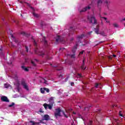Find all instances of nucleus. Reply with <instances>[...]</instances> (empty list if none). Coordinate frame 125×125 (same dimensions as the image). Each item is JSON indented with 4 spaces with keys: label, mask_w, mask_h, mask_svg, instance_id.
<instances>
[{
    "label": "nucleus",
    "mask_w": 125,
    "mask_h": 125,
    "mask_svg": "<svg viewBox=\"0 0 125 125\" xmlns=\"http://www.w3.org/2000/svg\"><path fill=\"white\" fill-rule=\"evenodd\" d=\"M32 39L33 40L32 42H33V44L36 48L35 50V52L36 54H38V55H39V56H43V55H44V53L42 51H38V42H36V40L34 39V38H33V37H32Z\"/></svg>",
    "instance_id": "f257e3e1"
},
{
    "label": "nucleus",
    "mask_w": 125,
    "mask_h": 125,
    "mask_svg": "<svg viewBox=\"0 0 125 125\" xmlns=\"http://www.w3.org/2000/svg\"><path fill=\"white\" fill-rule=\"evenodd\" d=\"M55 111H56L54 112V116L56 119H57L58 117H61V112L62 113L65 118H68V115H66V114L65 113V111H64V110H61L60 108H58L57 109H56Z\"/></svg>",
    "instance_id": "f03ea898"
},
{
    "label": "nucleus",
    "mask_w": 125,
    "mask_h": 125,
    "mask_svg": "<svg viewBox=\"0 0 125 125\" xmlns=\"http://www.w3.org/2000/svg\"><path fill=\"white\" fill-rule=\"evenodd\" d=\"M87 19L90 21V23H93L94 25L97 24V20L95 18V17L93 16H91V17L88 16Z\"/></svg>",
    "instance_id": "7ed1b4c3"
},
{
    "label": "nucleus",
    "mask_w": 125,
    "mask_h": 125,
    "mask_svg": "<svg viewBox=\"0 0 125 125\" xmlns=\"http://www.w3.org/2000/svg\"><path fill=\"white\" fill-rule=\"evenodd\" d=\"M21 84L22 85L23 88L24 89H26V90L28 91L29 90V86H28V85L27 84V83H26V82L24 79L21 80Z\"/></svg>",
    "instance_id": "20e7f679"
},
{
    "label": "nucleus",
    "mask_w": 125,
    "mask_h": 125,
    "mask_svg": "<svg viewBox=\"0 0 125 125\" xmlns=\"http://www.w3.org/2000/svg\"><path fill=\"white\" fill-rule=\"evenodd\" d=\"M43 106H44V107L45 108V110L47 109V107L48 109H49V110H51V109H52L53 105L51 104V103H50V104L45 103L43 104Z\"/></svg>",
    "instance_id": "39448f33"
},
{
    "label": "nucleus",
    "mask_w": 125,
    "mask_h": 125,
    "mask_svg": "<svg viewBox=\"0 0 125 125\" xmlns=\"http://www.w3.org/2000/svg\"><path fill=\"white\" fill-rule=\"evenodd\" d=\"M83 37H84V35L83 34H81V35L78 36L77 37L78 42H77L76 43H78L79 44V43L81 42V40H83Z\"/></svg>",
    "instance_id": "423d86ee"
},
{
    "label": "nucleus",
    "mask_w": 125,
    "mask_h": 125,
    "mask_svg": "<svg viewBox=\"0 0 125 125\" xmlns=\"http://www.w3.org/2000/svg\"><path fill=\"white\" fill-rule=\"evenodd\" d=\"M91 7L89 6H88L87 7H85L82 9V10L80 11V13H83V12H85L87 10H89Z\"/></svg>",
    "instance_id": "0eeeda50"
},
{
    "label": "nucleus",
    "mask_w": 125,
    "mask_h": 125,
    "mask_svg": "<svg viewBox=\"0 0 125 125\" xmlns=\"http://www.w3.org/2000/svg\"><path fill=\"white\" fill-rule=\"evenodd\" d=\"M1 101H2L3 102H9V100L6 96H2L1 97Z\"/></svg>",
    "instance_id": "6e6552de"
},
{
    "label": "nucleus",
    "mask_w": 125,
    "mask_h": 125,
    "mask_svg": "<svg viewBox=\"0 0 125 125\" xmlns=\"http://www.w3.org/2000/svg\"><path fill=\"white\" fill-rule=\"evenodd\" d=\"M63 41L64 40L63 39V38H61V37L59 36H58L56 38V42H63Z\"/></svg>",
    "instance_id": "1a4fd4ad"
},
{
    "label": "nucleus",
    "mask_w": 125,
    "mask_h": 125,
    "mask_svg": "<svg viewBox=\"0 0 125 125\" xmlns=\"http://www.w3.org/2000/svg\"><path fill=\"white\" fill-rule=\"evenodd\" d=\"M94 30H95V33H96L97 35H99V30H100L99 24H98L96 28H94Z\"/></svg>",
    "instance_id": "9d476101"
},
{
    "label": "nucleus",
    "mask_w": 125,
    "mask_h": 125,
    "mask_svg": "<svg viewBox=\"0 0 125 125\" xmlns=\"http://www.w3.org/2000/svg\"><path fill=\"white\" fill-rule=\"evenodd\" d=\"M50 120V117H49V115L46 114L44 115L43 116V121H49Z\"/></svg>",
    "instance_id": "9b49d317"
},
{
    "label": "nucleus",
    "mask_w": 125,
    "mask_h": 125,
    "mask_svg": "<svg viewBox=\"0 0 125 125\" xmlns=\"http://www.w3.org/2000/svg\"><path fill=\"white\" fill-rule=\"evenodd\" d=\"M42 41L43 42L44 45H45L46 46H48V44L47 43V41H46L45 37H43Z\"/></svg>",
    "instance_id": "f8f14e48"
},
{
    "label": "nucleus",
    "mask_w": 125,
    "mask_h": 125,
    "mask_svg": "<svg viewBox=\"0 0 125 125\" xmlns=\"http://www.w3.org/2000/svg\"><path fill=\"white\" fill-rule=\"evenodd\" d=\"M79 45L78 43H76V45L74 46L73 48L72 49V52L73 54L76 53V50H77V46Z\"/></svg>",
    "instance_id": "ddd939ff"
},
{
    "label": "nucleus",
    "mask_w": 125,
    "mask_h": 125,
    "mask_svg": "<svg viewBox=\"0 0 125 125\" xmlns=\"http://www.w3.org/2000/svg\"><path fill=\"white\" fill-rule=\"evenodd\" d=\"M110 4H111V1L107 0H105L104 1V4L105 6H106V7H107L108 8H109V5H110Z\"/></svg>",
    "instance_id": "4468645a"
},
{
    "label": "nucleus",
    "mask_w": 125,
    "mask_h": 125,
    "mask_svg": "<svg viewBox=\"0 0 125 125\" xmlns=\"http://www.w3.org/2000/svg\"><path fill=\"white\" fill-rule=\"evenodd\" d=\"M54 98L52 97L50 98V99H49V103H51V105H53V104H54Z\"/></svg>",
    "instance_id": "2eb2a0df"
},
{
    "label": "nucleus",
    "mask_w": 125,
    "mask_h": 125,
    "mask_svg": "<svg viewBox=\"0 0 125 125\" xmlns=\"http://www.w3.org/2000/svg\"><path fill=\"white\" fill-rule=\"evenodd\" d=\"M84 65H85V63H84V61L83 60V63L81 66V69L82 70H83V71L86 69V67H84Z\"/></svg>",
    "instance_id": "dca6fc26"
},
{
    "label": "nucleus",
    "mask_w": 125,
    "mask_h": 125,
    "mask_svg": "<svg viewBox=\"0 0 125 125\" xmlns=\"http://www.w3.org/2000/svg\"><path fill=\"white\" fill-rule=\"evenodd\" d=\"M21 69H22V70H24V71H25V72H29V69L25 67V66H21Z\"/></svg>",
    "instance_id": "f3484780"
},
{
    "label": "nucleus",
    "mask_w": 125,
    "mask_h": 125,
    "mask_svg": "<svg viewBox=\"0 0 125 125\" xmlns=\"http://www.w3.org/2000/svg\"><path fill=\"white\" fill-rule=\"evenodd\" d=\"M99 35H101V36H103V37H106V36H107L104 31H101L99 33Z\"/></svg>",
    "instance_id": "a211bd4d"
},
{
    "label": "nucleus",
    "mask_w": 125,
    "mask_h": 125,
    "mask_svg": "<svg viewBox=\"0 0 125 125\" xmlns=\"http://www.w3.org/2000/svg\"><path fill=\"white\" fill-rule=\"evenodd\" d=\"M113 57H117V55H110L109 56H108L109 60H112V59H113Z\"/></svg>",
    "instance_id": "6ab92c4d"
},
{
    "label": "nucleus",
    "mask_w": 125,
    "mask_h": 125,
    "mask_svg": "<svg viewBox=\"0 0 125 125\" xmlns=\"http://www.w3.org/2000/svg\"><path fill=\"white\" fill-rule=\"evenodd\" d=\"M32 14H33V16H34V17H36V18H39V14H36V13H35V12H33V13H32Z\"/></svg>",
    "instance_id": "aec40b11"
},
{
    "label": "nucleus",
    "mask_w": 125,
    "mask_h": 125,
    "mask_svg": "<svg viewBox=\"0 0 125 125\" xmlns=\"http://www.w3.org/2000/svg\"><path fill=\"white\" fill-rule=\"evenodd\" d=\"M24 3H26V4H27L28 5V6H29V7H30V8L31 9H34V8L32 6H31V5H30V4L27 2H24Z\"/></svg>",
    "instance_id": "412c9836"
},
{
    "label": "nucleus",
    "mask_w": 125,
    "mask_h": 125,
    "mask_svg": "<svg viewBox=\"0 0 125 125\" xmlns=\"http://www.w3.org/2000/svg\"><path fill=\"white\" fill-rule=\"evenodd\" d=\"M14 60V58L12 57V59L10 61V62H8V65H11L12 64V61Z\"/></svg>",
    "instance_id": "4be33fe9"
},
{
    "label": "nucleus",
    "mask_w": 125,
    "mask_h": 125,
    "mask_svg": "<svg viewBox=\"0 0 125 125\" xmlns=\"http://www.w3.org/2000/svg\"><path fill=\"white\" fill-rule=\"evenodd\" d=\"M29 123H30L31 124H32V125H36L37 124H38V123H36L32 121H29Z\"/></svg>",
    "instance_id": "5701e85b"
},
{
    "label": "nucleus",
    "mask_w": 125,
    "mask_h": 125,
    "mask_svg": "<svg viewBox=\"0 0 125 125\" xmlns=\"http://www.w3.org/2000/svg\"><path fill=\"white\" fill-rule=\"evenodd\" d=\"M97 3H98V6H99V5H100V4L102 3V1L101 0H98Z\"/></svg>",
    "instance_id": "b1692460"
},
{
    "label": "nucleus",
    "mask_w": 125,
    "mask_h": 125,
    "mask_svg": "<svg viewBox=\"0 0 125 125\" xmlns=\"http://www.w3.org/2000/svg\"><path fill=\"white\" fill-rule=\"evenodd\" d=\"M40 90H41V93H44V91H45V90H44V87H43V88H41Z\"/></svg>",
    "instance_id": "393cba45"
},
{
    "label": "nucleus",
    "mask_w": 125,
    "mask_h": 125,
    "mask_svg": "<svg viewBox=\"0 0 125 125\" xmlns=\"http://www.w3.org/2000/svg\"><path fill=\"white\" fill-rule=\"evenodd\" d=\"M15 105V104L14 103H12L11 104H9L8 105V107L9 108H11V107H13V106H14Z\"/></svg>",
    "instance_id": "a878e982"
},
{
    "label": "nucleus",
    "mask_w": 125,
    "mask_h": 125,
    "mask_svg": "<svg viewBox=\"0 0 125 125\" xmlns=\"http://www.w3.org/2000/svg\"><path fill=\"white\" fill-rule=\"evenodd\" d=\"M44 90H45V91L47 92V93H48L49 92V89H48L47 88L44 87Z\"/></svg>",
    "instance_id": "bb28decb"
},
{
    "label": "nucleus",
    "mask_w": 125,
    "mask_h": 125,
    "mask_svg": "<svg viewBox=\"0 0 125 125\" xmlns=\"http://www.w3.org/2000/svg\"><path fill=\"white\" fill-rule=\"evenodd\" d=\"M4 87H5V88H8V87H9V84H4Z\"/></svg>",
    "instance_id": "cd10ccee"
},
{
    "label": "nucleus",
    "mask_w": 125,
    "mask_h": 125,
    "mask_svg": "<svg viewBox=\"0 0 125 125\" xmlns=\"http://www.w3.org/2000/svg\"><path fill=\"white\" fill-rule=\"evenodd\" d=\"M25 48L26 49V52H29V48H28V46H25Z\"/></svg>",
    "instance_id": "c85d7f7f"
},
{
    "label": "nucleus",
    "mask_w": 125,
    "mask_h": 125,
    "mask_svg": "<svg viewBox=\"0 0 125 125\" xmlns=\"http://www.w3.org/2000/svg\"><path fill=\"white\" fill-rule=\"evenodd\" d=\"M90 107H91V106H89L88 107H84V110H87V111H88L89 108H90Z\"/></svg>",
    "instance_id": "c756f323"
},
{
    "label": "nucleus",
    "mask_w": 125,
    "mask_h": 125,
    "mask_svg": "<svg viewBox=\"0 0 125 125\" xmlns=\"http://www.w3.org/2000/svg\"><path fill=\"white\" fill-rule=\"evenodd\" d=\"M31 64L33 65V66H36V64L35 63V62L34 61H31Z\"/></svg>",
    "instance_id": "7c9ffc66"
},
{
    "label": "nucleus",
    "mask_w": 125,
    "mask_h": 125,
    "mask_svg": "<svg viewBox=\"0 0 125 125\" xmlns=\"http://www.w3.org/2000/svg\"><path fill=\"white\" fill-rule=\"evenodd\" d=\"M20 87V83H17V88Z\"/></svg>",
    "instance_id": "2f4dec72"
},
{
    "label": "nucleus",
    "mask_w": 125,
    "mask_h": 125,
    "mask_svg": "<svg viewBox=\"0 0 125 125\" xmlns=\"http://www.w3.org/2000/svg\"><path fill=\"white\" fill-rule=\"evenodd\" d=\"M75 54H72V55H70V57H71V58H75Z\"/></svg>",
    "instance_id": "473e14b6"
},
{
    "label": "nucleus",
    "mask_w": 125,
    "mask_h": 125,
    "mask_svg": "<svg viewBox=\"0 0 125 125\" xmlns=\"http://www.w3.org/2000/svg\"><path fill=\"white\" fill-rule=\"evenodd\" d=\"M113 25L114 27H115V28H118V24L113 23Z\"/></svg>",
    "instance_id": "72a5a7b5"
},
{
    "label": "nucleus",
    "mask_w": 125,
    "mask_h": 125,
    "mask_svg": "<svg viewBox=\"0 0 125 125\" xmlns=\"http://www.w3.org/2000/svg\"><path fill=\"white\" fill-rule=\"evenodd\" d=\"M44 83H45V84H48V83H47V81L45 79H44Z\"/></svg>",
    "instance_id": "f704fd0d"
},
{
    "label": "nucleus",
    "mask_w": 125,
    "mask_h": 125,
    "mask_svg": "<svg viewBox=\"0 0 125 125\" xmlns=\"http://www.w3.org/2000/svg\"><path fill=\"white\" fill-rule=\"evenodd\" d=\"M78 78H82V74H80V73H78Z\"/></svg>",
    "instance_id": "c9c22d12"
},
{
    "label": "nucleus",
    "mask_w": 125,
    "mask_h": 125,
    "mask_svg": "<svg viewBox=\"0 0 125 125\" xmlns=\"http://www.w3.org/2000/svg\"><path fill=\"white\" fill-rule=\"evenodd\" d=\"M99 85V84L98 83H96L95 84V87H96V88H97V87H98Z\"/></svg>",
    "instance_id": "e433bc0d"
},
{
    "label": "nucleus",
    "mask_w": 125,
    "mask_h": 125,
    "mask_svg": "<svg viewBox=\"0 0 125 125\" xmlns=\"http://www.w3.org/2000/svg\"><path fill=\"white\" fill-rule=\"evenodd\" d=\"M65 49V48H60V51H62V50H64Z\"/></svg>",
    "instance_id": "4c0bfd02"
},
{
    "label": "nucleus",
    "mask_w": 125,
    "mask_h": 125,
    "mask_svg": "<svg viewBox=\"0 0 125 125\" xmlns=\"http://www.w3.org/2000/svg\"><path fill=\"white\" fill-rule=\"evenodd\" d=\"M92 121H90L89 123V125H92Z\"/></svg>",
    "instance_id": "58836bf2"
},
{
    "label": "nucleus",
    "mask_w": 125,
    "mask_h": 125,
    "mask_svg": "<svg viewBox=\"0 0 125 125\" xmlns=\"http://www.w3.org/2000/svg\"><path fill=\"white\" fill-rule=\"evenodd\" d=\"M70 84H71V86H74V82H71L70 83Z\"/></svg>",
    "instance_id": "ea45409f"
},
{
    "label": "nucleus",
    "mask_w": 125,
    "mask_h": 125,
    "mask_svg": "<svg viewBox=\"0 0 125 125\" xmlns=\"http://www.w3.org/2000/svg\"><path fill=\"white\" fill-rule=\"evenodd\" d=\"M83 52H84V51H82L81 52H80V54H83Z\"/></svg>",
    "instance_id": "a19ab883"
},
{
    "label": "nucleus",
    "mask_w": 125,
    "mask_h": 125,
    "mask_svg": "<svg viewBox=\"0 0 125 125\" xmlns=\"http://www.w3.org/2000/svg\"><path fill=\"white\" fill-rule=\"evenodd\" d=\"M1 52H2V47H1V48H0V53H1Z\"/></svg>",
    "instance_id": "79ce46f5"
},
{
    "label": "nucleus",
    "mask_w": 125,
    "mask_h": 125,
    "mask_svg": "<svg viewBox=\"0 0 125 125\" xmlns=\"http://www.w3.org/2000/svg\"><path fill=\"white\" fill-rule=\"evenodd\" d=\"M21 34L23 35V36H25V35H26V33L25 32H23L21 33Z\"/></svg>",
    "instance_id": "37998d69"
},
{
    "label": "nucleus",
    "mask_w": 125,
    "mask_h": 125,
    "mask_svg": "<svg viewBox=\"0 0 125 125\" xmlns=\"http://www.w3.org/2000/svg\"><path fill=\"white\" fill-rule=\"evenodd\" d=\"M17 89L18 92H19V91H20V88H17Z\"/></svg>",
    "instance_id": "c03bdc74"
},
{
    "label": "nucleus",
    "mask_w": 125,
    "mask_h": 125,
    "mask_svg": "<svg viewBox=\"0 0 125 125\" xmlns=\"http://www.w3.org/2000/svg\"><path fill=\"white\" fill-rule=\"evenodd\" d=\"M15 42H16V43H17V42H18V40H15Z\"/></svg>",
    "instance_id": "a18cd8bd"
},
{
    "label": "nucleus",
    "mask_w": 125,
    "mask_h": 125,
    "mask_svg": "<svg viewBox=\"0 0 125 125\" xmlns=\"http://www.w3.org/2000/svg\"><path fill=\"white\" fill-rule=\"evenodd\" d=\"M73 41H74V38H71L70 42H73Z\"/></svg>",
    "instance_id": "49530a36"
},
{
    "label": "nucleus",
    "mask_w": 125,
    "mask_h": 125,
    "mask_svg": "<svg viewBox=\"0 0 125 125\" xmlns=\"http://www.w3.org/2000/svg\"><path fill=\"white\" fill-rule=\"evenodd\" d=\"M103 19H104V20H107V18L102 17Z\"/></svg>",
    "instance_id": "de8ad7c7"
},
{
    "label": "nucleus",
    "mask_w": 125,
    "mask_h": 125,
    "mask_svg": "<svg viewBox=\"0 0 125 125\" xmlns=\"http://www.w3.org/2000/svg\"><path fill=\"white\" fill-rule=\"evenodd\" d=\"M40 113H42L43 111H42V109H40Z\"/></svg>",
    "instance_id": "09e8293b"
},
{
    "label": "nucleus",
    "mask_w": 125,
    "mask_h": 125,
    "mask_svg": "<svg viewBox=\"0 0 125 125\" xmlns=\"http://www.w3.org/2000/svg\"><path fill=\"white\" fill-rule=\"evenodd\" d=\"M119 116H120V117H123V114H122L120 113V114H119Z\"/></svg>",
    "instance_id": "8fccbe9b"
},
{
    "label": "nucleus",
    "mask_w": 125,
    "mask_h": 125,
    "mask_svg": "<svg viewBox=\"0 0 125 125\" xmlns=\"http://www.w3.org/2000/svg\"><path fill=\"white\" fill-rule=\"evenodd\" d=\"M101 24H102V25H103V21H101Z\"/></svg>",
    "instance_id": "3c124183"
},
{
    "label": "nucleus",
    "mask_w": 125,
    "mask_h": 125,
    "mask_svg": "<svg viewBox=\"0 0 125 125\" xmlns=\"http://www.w3.org/2000/svg\"><path fill=\"white\" fill-rule=\"evenodd\" d=\"M91 33H92V31H91V32H89V33H88V34H89V35H90V34H91Z\"/></svg>",
    "instance_id": "603ef678"
},
{
    "label": "nucleus",
    "mask_w": 125,
    "mask_h": 125,
    "mask_svg": "<svg viewBox=\"0 0 125 125\" xmlns=\"http://www.w3.org/2000/svg\"><path fill=\"white\" fill-rule=\"evenodd\" d=\"M11 37H12V38H13V39H14V37L13 36V35H11Z\"/></svg>",
    "instance_id": "864d4df0"
},
{
    "label": "nucleus",
    "mask_w": 125,
    "mask_h": 125,
    "mask_svg": "<svg viewBox=\"0 0 125 125\" xmlns=\"http://www.w3.org/2000/svg\"><path fill=\"white\" fill-rule=\"evenodd\" d=\"M106 23H110V21H106Z\"/></svg>",
    "instance_id": "5fc2aeb1"
},
{
    "label": "nucleus",
    "mask_w": 125,
    "mask_h": 125,
    "mask_svg": "<svg viewBox=\"0 0 125 125\" xmlns=\"http://www.w3.org/2000/svg\"><path fill=\"white\" fill-rule=\"evenodd\" d=\"M123 21H125V18L122 19Z\"/></svg>",
    "instance_id": "6e6d98bb"
},
{
    "label": "nucleus",
    "mask_w": 125,
    "mask_h": 125,
    "mask_svg": "<svg viewBox=\"0 0 125 125\" xmlns=\"http://www.w3.org/2000/svg\"><path fill=\"white\" fill-rule=\"evenodd\" d=\"M57 71H60V70H61V69H57Z\"/></svg>",
    "instance_id": "4d7b16f0"
},
{
    "label": "nucleus",
    "mask_w": 125,
    "mask_h": 125,
    "mask_svg": "<svg viewBox=\"0 0 125 125\" xmlns=\"http://www.w3.org/2000/svg\"><path fill=\"white\" fill-rule=\"evenodd\" d=\"M73 114H74V115H76V112H73Z\"/></svg>",
    "instance_id": "13d9d810"
},
{
    "label": "nucleus",
    "mask_w": 125,
    "mask_h": 125,
    "mask_svg": "<svg viewBox=\"0 0 125 125\" xmlns=\"http://www.w3.org/2000/svg\"><path fill=\"white\" fill-rule=\"evenodd\" d=\"M20 3H23V1H20Z\"/></svg>",
    "instance_id": "bf43d9fd"
},
{
    "label": "nucleus",
    "mask_w": 125,
    "mask_h": 125,
    "mask_svg": "<svg viewBox=\"0 0 125 125\" xmlns=\"http://www.w3.org/2000/svg\"><path fill=\"white\" fill-rule=\"evenodd\" d=\"M115 107H117V105H113V107H115Z\"/></svg>",
    "instance_id": "052dcab7"
},
{
    "label": "nucleus",
    "mask_w": 125,
    "mask_h": 125,
    "mask_svg": "<svg viewBox=\"0 0 125 125\" xmlns=\"http://www.w3.org/2000/svg\"><path fill=\"white\" fill-rule=\"evenodd\" d=\"M73 29V27H70V30H72Z\"/></svg>",
    "instance_id": "680f3d73"
},
{
    "label": "nucleus",
    "mask_w": 125,
    "mask_h": 125,
    "mask_svg": "<svg viewBox=\"0 0 125 125\" xmlns=\"http://www.w3.org/2000/svg\"><path fill=\"white\" fill-rule=\"evenodd\" d=\"M82 45L84 46V45H85V44H82Z\"/></svg>",
    "instance_id": "e2e57ef3"
},
{
    "label": "nucleus",
    "mask_w": 125,
    "mask_h": 125,
    "mask_svg": "<svg viewBox=\"0 0 125 125\" xmlns=\"http://www.w3.org/2000/svg\"><path fill=\"white\" fill-rule=\"evenodd\" d=\"M53 67H57V66H53Z\"/></svg>",
    "instance_id": "0e129e2a"
},
{
    "label": "nucleus",
    "mask_w": 125,
    "mask_h": 125,
    "mask_svg": "<svg viewBox=\"0 0 125 125\" xmlns=\"http://www.w3.org/2000/svg\"><path fill=\"white\" fill-rule=\"evenodd\" d=\"M65 111H66V113H68V111L67 110H65Z\"/></svg>",
    "instance_id": "69168bd1"
},
{
    "label": "nucleus",
    "mask_w": 125,
    "mask_h": 125,
    "mask_svg": "<svg viewBox=\"0 0 125 125\" xmlns=\"http://www.w3.org/2000/svg\"><path fill=\"white\" fill-rule=\"evenodd\" d=\"M35 61H38V60H37V59H35Z\"/></svg>",
    "instance_id": "338daca9"
},
{
    "label": "nucleus",
    "mask_w": 125,
    "mask_h": 125,
    "mask_svg": "<svg viewBox=\"0 0 125 125\" xmlns=\"http://www.w3.org/2000/svg\"><path fill=\"white\" fill-rule=\"evenodd\" d=\"M21 16H22V14H21Z\"/></svg>",
    "instance_id": "774afa93"
}]
</instances>
